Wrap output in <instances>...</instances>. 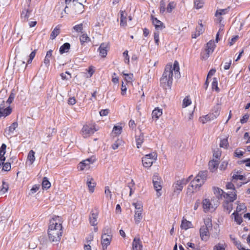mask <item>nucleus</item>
I'll list each match as a JSON object with an SVG mask.
<instances>
[{
    "mask_svg": "<svg viewBox=\"0 0 250 250\" xmlns=\"http://www.w3.org/2000/svg\"><path fill=\"white\" fill-rule=\"evenodd\" d=\"M173 76L177 78L180 76L179 63L177 61L174 62L173 66L171 64H167L166 66L165 71L160 79L161 84L165 89L171 88Z\"/></svg>",
    "mask_w": 250,
    "mask_h": 250,
    "instance_id": "f257e3e1",
    "label": "nucleus"
},
{
    "mask_svg": "<svg viewBox=\"0 0 250 250\" xmlns=\"http://www.w3.org/2000/svg\"><path fill=\"white\" fill-rule=\"evenodd\" d=\"M62 217L59 216H54L50 220L48 235L50 241L59 242L61 240L62 233Z\"/></svg>",
    "mask_w": 250,
    "mask_h": 250,
    "instance_id": "f03ea898",
    "label": "nucleus"
},
{
    "mask_svg": "<svg viewBox=\"0 0 250 250\" xmlns=\"http://www.w3.org/2000/svg\"><path fill=\"white\" fill-rule=\"evenodd\" d=\"M210 201L208 199H205L202 201V206L205 212L214 210L217 207L219 202L217 201Z\"/></svg>",
    "mask_w": 250,
    "mask_h": 250,
    "instance_id": "7ed1b4c3",
    "label": "nucleus"
},
{
    "mask_svg": "<svg viewBox=\"0 0 250 250\" xmlns=\"http://www.w3.org/2000/svg\"><path fill=\"white\" fill-rule=\"evenodd\" d=\"M157 155L156 153L153 152L142 158V161L144 167H150L157 159Z\"/></svg>",
    "mask_w": 250,
    "mask_h": 250,
    "instance_id": "20e7f679",
    "label": "nucleus"
},
{
    "mask_svg": "<svg viewBox=\"0 0 250 250\" xmlns=\"http://www.w3.org/2000/svg\"><path fill=\"white\" fill-rule=\"evenodd\" d=\"M70 13L75 14L82 13L84 11L83 5L76 0H73L72 3L70 5Z\"/></svg>",
    "mask_w": 250,
    "mask_h": 250,
    "instance_id": "39448f33",
    "label": "nucleus"
},
{
    "mask_svg": "<svg viewBox=\"0 0 250 250\" xmlns=\"http://www.w3.org/2000/svg\"><path fill=\"white\" fill-rule=\"evenodd\" d=\"M98 129L96 128L95 124L85 125L82 129V134L83 137L86 138L92 135Z\"/></svg>",
    "mask_w": 250,
    "mask_h": 250,
    "instance_id": "423d86ee",
    "label": "nucleus"
},
{
    "mask_svg": "<svg viewBox=\"0 0 250 250\" xmlns=\"http://www.w3.org/2000/svg\"><path fill=\"white\" fill-rule=\"evenodd\" d=\"M152 182L154 186V188L157 191V195L158 197H160L161 195V193L160 191L161 190L162 186L161 185L162 179L157 173H155L153 176Z\"/></svg>",
    "mask_w": 250,
    "mask_h": 250,
    "instance_id": "0eeeda50",
    "label": "nucleus"
},
{
    "mask_svg": "<svg viewBox=\"0 0 250 250\" xmlns=\"http://www.w3.org/2000/svg\"><path fill=\"white\" fill-rule=\"evenodd\" d=\"M192 176H190L188 179L185 180V179H182L180 180L177 181L175 183H174L173 185V188L174 192H176L177 193H179L180 191H182L184 186L186 185L188 180L190 179Z\"/></svg>",
    "mask_w": 250,
    "mask_h": 250,
    "instance_id": "6e6552de",
    "label": "nucleus"
},
{
    "mask_svg": "<svg viewBox=\"0 0 250 250\" xmlns=\"http://www.w3.org/2000/svg\"><path fill=\"white\" fill-rule=\"evenodd\" d=\"M95 161V159L92 157L88 158L83 162H81L78 166V168L80 170H83L87 169L89 168V166L91 164H93Z\"/></svg>",
    "mask_w": 250,
    "mask_h": 250,
    "instance_id": "1a4fd4ad",
    "label": "nucleus"
},
{
    "mask_svg": "<svg viewBox=\"0 0 250 250\" xmlns=\"http://www.w3.org/2000/svg\"><path fill=\"white\" fill-rule=\"evenodd\" d=\"M215 47V44L213 41L211 40L208 42L206 49V54L203 56V58L204 59L208 58L209 55L213 52Z\"/></svg>",
    "mask_w": 250,
    "mask_h": 250,
    "instance_id": "9d476101",
    "label": "nucleus"
},
{
    "mask_svg": "<svg viewBox=\"0 0 250 250\" xmlns=\"http://www.w3.org/2000/svg\"><path fill=\"white\" fill-rule=\"evenodd\" d=\"M112 236L102 235L101 244L103 250H106L108 246L110 244Z\"/></svg>",
    "mask_w": 250,
    "mask_h": 250,
    "instance_id": "9b49d317",
    "label": "nucleus"
},
{
    "mask_svg": "<svg viewBox=\"0 0 250 250\" xmlns=\"http://www.w3.org/2000/svg\"><path fill=\"white\" fill-rule=\"evenodd\" d=\"M5 102L2 101L0 105V117H6L9 115L12 112V108L10 106L5 108Z\"/></svg>",
    "mask_w": 250,
    "mask_h": 250,
    "instance_id": "f8f14e48",
    "label": "nucleus"
},
{
    "mask_svg": "<svg viewBox=\"0 0 250 250\" xmlns=\"http://www.w3.org/2000/svg\"><path fill=\"white\" fill-rule=\"evenodd\" d=\"M206 226H201L200 229V236L203 241H207L209 237V230Z\"/></svg>",
    "mask_w": 250,
    "mask_h": 250,
    "instance_id": "ddd939ff",
    "label": "nucleus"
},
{
    "mask_svg": "<svg viewBox=\"0 0 250 250\" xmlns=\"http://www.w3.org/2000/svg\"><path fill=\"white\" fill-rule=\"evenodd\" d=\"M98 212L96 209L92 210L89 215V222L92 226H96L97 224V218Z\"/></svg>",
    "mask_w": 250,
    "mask_h": 250,
    "instance_id": "4468645a",
    "label": "nucleus"
},
{
    "mask_svg": "<svg viewBox=\"0 0 250 250\" xmlns=\"http://www.w3.org/2000/svg\"><path fill=\"white\" fill-rule=\"evenodd\" d=\"M18 126V124L17 122H14L11 125H10L7 129L5 130V135L7 137H11L12 135L14 133V131Z\"/></svg>",
    "mask_w": 250,
    "mask_h": 250,
    "instance_id": "2eb2a0df",
    "label": "nucleus"
},
{
    "mask_svg": "<svg viewBox=\"0 0 250 250\" xmlns=\"http://www.w3.org/2000/svg\"><path fill=\"white\" fill-rule=\"evenodd\" d=\"M86 185L88 187L89 192H93L96 183L94 182V180L90 176H88L86 178Z\"/></svg>",
    "mask_w": 250,
    "mask_h": 250,
    "instance_id": "dca6fc26",
    "label": "nucleus"
},
{
    "mask_svg": "<svg viewBox=\"0 0 250 250\" xmlns=\"http://www.w3.org/2000/svg\"><path fill=\"white\" fill-rule=\"evenodd\" d=\"M152 20L153 24L154 25L155 29L157 30H161L165 28V26L163 23L158 20L156 18L152 17Z\"/></svg>",
    "mask_w": 250,
    "mask_h": 250,
    "instance_id": "f3484780",
    "label": "nucleus"
},
{
    "mask_svg": "<svg viewBox=\"0 0 250 250\" xmlns=\"http://www.w3.org/2000/svg\"><path fill=\"white\" fill-rule=\"evenodd\" d=\"M108 47V43H102L101 44L99 48V50L100 52V55L103 57H105L107 55V48Z\"/></svg>",
    "mask_w": 250,
    "mask_h": 250,
    "instance_id": "a211bd4d",
    "label": "nucleus"
},
{
    "mask_svg": "<svg viewBox=\"0 0 250 250\" xmlns=\"http://www.w3.org/2000/svg\"><path fill=\"white\" fill-rule=\"evenodd\" d=\"M207 171H200L196 176V179H199V182L203 184L207 178Z\"/></svg>",
    "mask_w": 250,
    "mask_h": 250,
    "instance_id": "6ab92c4d",
    "label": "nucleus"
},
{
    "mask_svg": "<svg viewBox=\"0 0 250 250\" xmlns=\"http://www.w3.org/2000/svg\"><path fill=\"white\" fill-rule=\"evenodd\" d=\"M143 246L139 238H135L132 242L133 250H142Z\"/></svg>",
    "mask_w": 250,
    "mask_h": 250,
    "instance_id": "aec40b11",
    "label": "nucleus"
},
{
    "mask_svg": "<svg viewBox=\"0 0 250 250\" xmlns=\"http://www.w3.org/2000/svg\"><path fill=\"white\" fill-rule=\"evenodd\" d=\"M223 197L227 200V201L232 202L236 199V194L234 191H233L230 193H225Z\"/></svg>",
    "mask_w": 250,
    "mask_h": 250,
    "instance_id": "412c9836",
    "label": "nucleus"
},
{
    "mask_svg": "<svg viewBox=\"0 0 250 250\" xmlns=\"http://www.w3.org/2000/svg\"><path fill=\"white\" fill-rule=\"evenodd\" d=\"M219 161L217 160H212L210 161L208 163L209 170L212 172L215 171L217 169Z\"/></svg>",
    "mask_w": 250,
    "mask_h": 250,
    "instance_id": "4be33fe9",
    "label": "nucleus"
},
{
    "mask_svg": "<svg viewBox=\"0 0 250 250\" xmlns=\"http://www.w3.org/2000/svg\"><path fill=\"white\" fill-rule=\"evenodd\" d=\"M26 64L24 61L21 60H17L15 62V68H17L18 70H23L25 69Z\"/></svg>",
    "mask_w": 250,
    "mask_h": 250,
    "instance_id": "5701e85b",
    "label": "nucleus"
},
{
    "mask_svg": "<svg viewBox=\"0 0 250 250\" xmlns=\"http://www.w3.org/2000/svg\"><path fill=\"white\" fill-rule=\"evenodd\" d=\"M202 185V184L199 182L198 179L195 178V179L191 182L190 187H191L193 189L197 190Z\"/></svg>",
    "mask_w": 250,
    "mask_h": 250,
    "instance_id": "b1692460",
    "label": "nucleus"
},
{
    "mask_svg": "<svg viewBox=\"0 0 250 250\" xmlns=\"http://www.w3.org/2000/svg\"><path fill=\"white\" fill-rule=\"evenodd\" d=\"M142 211L141 210L135 211L134 220L136 224H138L143 218Z\"/></svg>",
    "mask_w": 250,
    "mask_h": 250,
    "instance_id": "393cba45",
    "label": "nucleus"
},
{
    "mask_svg": "<svg viewBox=\"0 0 250 250\" xmlns=\"http://www.w3.org/2000/svg\"><path fill=\"white\" fill-rule=\"evenodd\" d=\"M70 48V44L69 43L66 42L62 45L60 48V53L62 54L64 53L68 52Z\"/></svg>",
    "mask_w": 250,
    "mask_h": 250,
    "instance_id": "a878e982",
    "label": "nucleus"
},
{
    "mask_svg": "<svg viewBox=\"0 0 250 250\" xmlns=\"http://www.w3.org/2000/svg\"><path fill=\"white\" fill-rule=\"evenodd\" d=\"M162 114V109L158 108H155L152 111V117L153 118L158 119Z\"/></svg>",
    "mask_w": 250,
    "mask_h": 250,
    "instance_id": "bb28decb",
    "label": "nucleus"
},
{
    "mask_svg": "<svg viewBox=\"0 0 250 250\" xmlns=\"http://www.w3.org/2000/svg\"><path fill=\"white\" fill-rule=\"evenodd\" d=\"M60 26L58 25L55 27L53 31L51 32L50 35V39L51 40H54L60 34Z\"/></svg>",
    "mask_w": 250,
    "mask_h": 250,
    "instance_id": "cd10ccee",
    "label": "nucleus"
},
{
    "mask_svg": "<svg viewBox=\"0 0 250 250\" xmlns=\"http://www.w3.org/2000/svg\"><path fill=\"white\" fill-rule=\"evenodd\" d=\"M120 25L122 26H125L126 25V15H125V12L123 11H120Z\"/></svg>",
    "mask_w": 250,
    "mask_h": 250,
    "instance_id": "c85d7f7f",
    "label": "nucleus"
},
{
    "mask_svg": "<svg viewBox=\"0 0 250 250\" xmlns=\"http://www.w3.org/2000/svg\"><path fill=\"white\" fill-rule=\"evenodd\" d=\"M191 223L187 220H183L181 225V228L185 230L190 228L191 226Z\"/></svg>",
    "mask_w": 250,
    "mask_h": 250,
    "instance_id": "c756f323",
    "label": "nucleus"
},
{
    "mask_svg": "<svg viewBox=\"0 0 250 250\" xmlns=\"http://www.w3.org/2000/svg\"><path fill=\"white\" fill-rule=\"evenodd\" d=\"M35 152L31 150L28 153L27 156V160L30 162L31 165H32L35 160Z\"/></svg>",
    "mask_w": 250,
    "mask_h": 250,
    "instance_id": "7c9ffc66",
    "label": "nucleus"
},
{
    "mask_svg": "<svg viewBox=\"0 0 250 250\" xmlns=\"http://www.w3.org/2000/svg\"><path fill=\"white\" fill-rule=\"evenodd\" d=\"M52 52H53V51L52 50H49L46 53V56L44 60V63L47 66H48L49 65L50 59L52 56Z\"/></svg>",
    "mask_w": 250,
    "mask_h": 250,
    "instance_id": "2f4dec72",
    "label": "nucleus"
},
{
    "mask_svg": "<svg viewBox=\"0 0 250 250\" xmlns=\"http://www.w3.org/2000/svg\"><path fill=\"white\" fill-rule=\"evenodd\" d=\"M232 215L234 216V221L236 222L237 224L240 225L242 223L243 219L241 214H239L237 212H233Z\"/></svg>",
    "mask_w": 250,
    "mask_h": 250,
    "instance_id": "473e14b6",
    "label": "nucleus"
},
{
    "mask_svg": "<svg viewBox=\"0 0 250 250\" xmlns=\"http://www.w3.org/2000/svg\"><path fill=\"white\" fill-rule=\"evenodd\" d=\"M51 186V184L46 177H44L42 182V188L43 189H47Z\"/></svg>",
    "mask_w": 250,
    "mask_h": 250,
    "instance_id": "72a5a7b5",
    "label": "nucleus"
},
{
    "mask_svg": "<svg viewBox=\"0 0 250 250\" xmlns=\"http://www.w3.org/2000/svg\"><path fill=\"white\" fill-rule=\"evenodd\" d=\"M136 141L137 143V147L139 148L141 147L142 144L144 142V135L141 134L140 135L136 136Z\"/></svg>",
    "mask_w": 250,
    "mask_h": 250,
    "instance_id": "f704fd0d",
    "label": "nucleus"
},
{
    "mask_svg": "<svg viewBox=\"0 0 250 250\" xmlns=\"http://www.w3.org/2000/svg\"><path fill=\"white\" fill-rule=\"evenodd\" d=\"M220 111V107L219 105H217L214 106L213 110L212 113L213 116L214 118H216L219 115Z\"/></svg>",
    "mask_w": 250,
    "mask_h": 250,
    "instance_id": "c9c22d12",
    "label": "nucleus"
},
{
    "mask_svg": "<svg viewBox=\"0 0 250 250\" xmlns=\"http://www.w3.org/2000/svg\"><path fill=\"white\" fill-rule=\"evenodd\" d=\"M80 41L82 44L85 42H87L90 41V38L88 37L86 34H83L80 37Z\"/></svg>",
    "mask_w": 250,
    "mask_h": 250,
    "instance_id": "e433bc0d",
    "label": "nucleus"
},
{
    "mask_svg": "<svg viewBox=\"0 0 250 250\" xmlns=\"http://www.w3.org/2000/svg\"><path fill=\"white\" fill-rule=\"evenodd\" d=\"M202 226H206L207 228L211 229L212 228V224L211 219L209 218H207L204 219V225Z\"/></svg>",
    "mask_w": 250,
    "mask_h": 250,
    "instance_id": "4c0bfd02",
    "label": "nucleus"
},
{
    "mask_svg": "<svg viewBox=\"0 0 250 250\" xmlns=\"http://www.w3.org/2000/svg\"><path fill=\"white\" fill-rule=\"evenodd\" d=\"M214 193L217 194V198L219 199V198H221L222 196H223V195L225 194V192H224L222 189L217 188H214Z\"/></svg>",
    "mask_w": 250,
    "mask_h": 250,
    "instance_id": "58836bf2",
    "label": "nucleus"
},
{
    "mask_svg": "<svg viewBox=\"0 0 250 250\" xmlns=\"http://www.w3.org/2000/svg\"><path fill=\"white\" fill-rule=\"evenodd\" d=\"M191 104V101L188 96H186L183 101L182 106L186 107Z\"/></svg>",
    "mask_w": 250,
    "mask_h": 250,
    "instance_id": "ea45409f",
    "label": "nucleus"
},
{
    "mask_svg": "<svg viewBox=\"0 0 250 250\" xmlns=\"http://www.w3.org/2000/svg\"><path fill=\"white\" fill-rule=\"evenodd\" d=\"M123 74L125 76V81L127 82V83H131L132 81H133V75L131 73H130V74H126V73H124V72H123Z\"/></svg>",
    "mask_w": 250,
    "mask_h": 250,
    "instance_id": "a19ab883",
    "label": "nucleus"
},
{
    "mask_svg": "<svg viewBox=\"0 0 250 250\" xmlns=\"http://www.w3.org/2000/svg\"><path fill=\"white\" fill-rule=\"evenodd\" d=\"M176 4L174 1L169 2L167 7V10L168 13H170L172 10L175 8Z\"/></svg>",
    "mask_w": 250,
    "mask_h": 250,
    "instance_id": "79ce46f5",
    "label": "nucleus"
},
{
    "mask_svg": "<svg viewBox=\"0 0 250 250\" xmlns=\"http://www.w3.org/2000/svg\"><path fill=\"white\" fill-rule=\"evenodd\" d=\"M204 0H195L194 5L196 9H200L203 6Z\"/></svg>",
    "mask_w": 250,
    "mask_h": 250,
    "instance_id": "37998d69",
    "label": "nucleus"
},
{
    "mask_svg": "<svg viewBox=\"0 0 250 250\" xmlns=\"http://www.w3.org/2000/svg\"><path fill=\"white\" fill-rule=\"evenodd\" d=\"M160 11L163 14L166 11V1L165 0H161L160 3Z\"/></svg>",
    "mask_w": 250,
    "mask_h": 250,
    "instance_id": "c03bdc74",
    "label": "nucleus"
},
{
    "mask_svg": "<svg viewBox=\"0 0 250 250\" xmlns=\"http://www.w3.org/2000/svg\"><path fill=\"white\" fill-rule=\"evenodd\" d=\"M212 88L215 89L216 91H219V89L218 87L217 79L216 78H214L212 82Z\"/></svg>",
    "mask_w": 250,
    "mask_h": 250,
    "instance_id": "a18cd8bd",
    "label": "nucleus"
},
{
    "mask_svg": "<svg viewBox=\"0 0 250 250\" xmlns=\"http://www.w3.org/2000/svg\"><path fill=\"white\" fill-rule=\"evenodd\" d=\"M233 240L234 243L235 244V246L237 247V249L239 250H250L249 249L246 250L244 248H243L240 241H237L235 239H233Z\"/></svg>",
    "mask_w": 250,
    "mask_h": 250,
    "instance_id": "49530a36",
    "label": "nucleus"
},
{
    "mask_svg": "<svg viewBox=\"0 0 250 250\" xmlns=\"http://www.w3.org/2000/svg\"><path fill=\"white\" fill-rule=\"evenodd\" d=\"M224 208L228 210V213H229L232 209V205L229 204L228 201H226L224 205Z\"/></svg>",
    "mask_w": 250,
    "mask_h": 250,
    "instance_id": "de8ad7c7",
    "label": "nucleus"
},
{
    "mask_svg": "<svg viewBox=\"0 0 250 250\" xmlns=\"http://www.w3.org/2000/svg\"><path fill=\"white\" fill-rule=\"evenodd\" d=\"M2 164L3 165V170L8 171L11 169V164L10 163H2Z\"/></svg>",
    "mask_w": 250,
    "mask_h": 250,
    "instance_id": "09e8293b",
    "label": "nucleus"
},
{
    "mask_svg": "<svg viewBox=\"0 0 250 250\" xmlns=\"http://www.w3.org/2000/svg\"><path fill=\"white\" fill-rule=\"evenodd\" d=\"M6 146L4 144H2L0 147V158L5 154Z\"/></svg>",
    "mask_w": 250,
    "mask_h": 250,
    "instance_id": "8fccbe9b",
    "label": "nucleus"
},
{
    "mask_svg": "<svg viewBox=\"0 0 250 250\" xmlns=\"http://www.w3.org/2000/svg\"><path fill=\"white\" fill-rule=\"evenodd\" d=\"M83 23H80L77 25H76L73 27V29L76 32H79L82 31L83 29Z\"/></svg>",
    "mask_w": 250,
    "mask_h": 250,
    "instance_id": "3c124183",
    "label": "nucleus"
},
{
    "mask_svg": "<svg viewBox=\"0 0 250 250\" xmlns=\"http://www.w3.org/2000/svg\"><path fill=\"white\" fill-rule=\"evenodd\" d=\"M246 209V207L244 204L239 205L237 207L236 210L234 212H237L239 213V212H241V211L245 210Z\"/></svg>",
    "mask_w": 250,
    "mask_h": 250,
    "instance_id": "603ef678",
    "label": "nucleus"
},
{
    "mask_svg": "<svg viewBox=\"0 0 250 250\" xmlns=\"http://www.w3.org/2000/svg\"><path fill=\"white\" fill-rule=\"evenodd\" d=\"M122 129V128L121 126L115 125L113 127V131L114 132L115 134L119 135L121 134Z\"/></svg>",
    "mask_w": 250,
    "mask_h": 250,
    "instance_id": "864d4df0",
    "label": "nucleus"
},
{
    "mask_svg": "<svg viewBox=\"0 0 250 250\" xmlns=\"http://www.w3.org/2000/svg\"><path fill=\"white\" fill-rule=\"evenodd\" d=\"M228 146V142L227 139H224L221 140L220 146L221 147L227 148Z\"/></svg>",
    "mask_w": 250,
    "mask_h": 250,
    "instance_id": "5fc2aeb1",
    "label": "nucleus"
},
{
    "mask_svg": "<svg viewBox=\"0 0 250 250\" xmlns=\"http://www.w3.org/2000/svg\"><path fill=\"white\" fill-rule=\"evenodd\" d=\"M102 235H112L111 234V229L108 227H105L103 230Z\"/></svg>",
    "mask_w": 250,
    "mask_h": 250,
    "instance_id": "6e6d98bb",
    "label": "nucleus"
},
{
    "mask_svg": "<svg viewBox=\"0 0 250 250\" xmlns=\"http://www.w3.org/2000/svg\"><path fill=\"white\" fill-rule=\"evenodd\" d=\"M8 189V185L5 182H2V187L0 189V191L3 193H5Z\"/></svg>",
    "mask_w": 250,
    "mask_h": 250,
    "instance_id": "4d7b16f0",
    "label": "nucleus"
},
{
    "mask_svg": "<svg viewBox=\"0 0 250 250\" xmlns=\"http://www.w3.org/2000/svg\"><path fill=\"white\" fill-rule=\"evenodd\" d=\"M154 39L156 44L158 45L159 43V33L158 31L154 33Z\"/></svg>",
    "mask_w": 250,
    "mask_h": 250,
    "instance_id": "13d9d810",
    "label": "nucleus"
},
{
    "mask_svg": "<svg viewBox=\"0 0 250 250\" xmlns=\"http://www.w3.org/2000/svg\"><path fill=\"white\" fill-rule=\"evenodd\" d=\"M243 154L244 152L238 149H237L234 153V156L238 158H241L243 155Z\"/></svg>",
    "mask_w": 250,
    "mask_h": 250,
    "instance_id": "bf43d9fd",
    "label": "nucleus"
},
{
    "mask_svg": "<svg viewBox=\"0 0 250 250\" xmlns=\"http://www.w3.org/2000/svg\"><path fill=\"white\" fill-rule=\"evenodd\" d=\"M15 94L13 92H11L8 99H7V100L6 101V103L8 104H10L11 103H12V102H13V101L14 100V99L15 98Z\"/></svg>",
    "mask_w": 250,
    "mask_h": 250,
    "instance_id": "052dcab7",
    "label": "nucleus"
},
{
    "mask_svg": "<svg viewBox=\"0 0 250 250\" xmlns=\"http://www.w3.org/2000/svg\"><path fill=\"white\" fill-rule=\"evenodd\" d=\"M133 205L135 207L136 210L135 211H143V206L141 204L138 203H133Z\"/></svg>",
    "mask_w": 250,
    "mask_h": 250,
    "instance_id": "680f3d73",
    "label": "nucleus"
},
{
    "mask_svg": "<svg viewBox=\"0 0 250 250\" xmlns=\"http://www.w3.org/2000/svg\"><path fill=\"white\" fill-rule=\"evenodd\" d=\"M213 250H225L223 244H218L214 247Z\"/></svg>",
    "mask_w": 250,
    "mask_h": 250,
    "instance_id": "e2e57ef3",
    "label": "nucleus"
},
{
    "mask_svg": "<svg viewBox=\"0 0 250 250\" xmlns=\"http://www.w3.org/2000/svg\"><path fill=\"white\" fill-rule=\"evenodd\" d=\"M35 54H36V50H35L33 51H32L31 53V54H30V55H29V60L27 61V63H31L33 59H34V58L35 56Z\"/></svg>",
    "mask_w": 250,
    "mask_h": 250,
    "instance_id": "0e129e2a",
    "label": "nucleus"
},
{
    "mask_svg": "<svg viewBox=\"0 0 250 250\" xmlns=\"http://www.w3.org/2000/svg\"><path fill=\"white\" fill-rule=\"evenodd\" d=\"M200 26L197 28L196 32L197 33V36H200L203 32V27L202 23L200 24Z\"/></svg>",
    "mask_w": 250,
    "mask_h": 250,
    "instance_id": "69168bd1",
    "label": "nucleus"
},
{
    "mask_svg": "<svg viewBox=\"0 0 250 250\" xmlns=\"http://www.w3.org/2000/svg\"><path fill=\"white\" fill-rule=\"evenodd\" d=\"M108 109H102L100 111V114L101 116H106L109 113Z\"/></svg>",
    "mask_w": 250,
    "mask_h": 250,
    "instance_id": "338daca9",
    "label": "nucleus"
},
{
    "mask_svg": "<svg viewBox=\"0 0 250 250\" xmlns=\"http://www.w3.org/2000/svg\"><path fill=\"white\" fill-rule=\"evenodd\" d=\"M231 64V60L229 59V62H226L224 65V69L225 70H228L229 68L230 65Z\"/></svg>",
    "mask_w": 250,
    "mask_h": 250,
    "instance_id": "774afa93",
    "label": "nucleus"
}]
</instances>
